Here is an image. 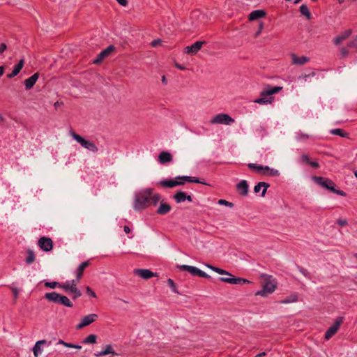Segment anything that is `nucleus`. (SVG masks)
Masks as SVG:
<instances>
[{"label": "nucleus", "mask_w": 357, "mask_h": 357, "mask_svg": "<svg viewBox=\"0 0 357 357\" xmlns=\"http://www.w3.org/2000/svg\"><path fill=\"white\" fill-rule=\"evenodd\" d=\"M86 293L91 297L96 298V293L89 287H87L86 289Z\"/></svg>", "instance_id": "51"}, {"label": "nucleus", "mask_w": 357, "mask_h": 357, "mask_svg": "<svg viewBox=\"0 0 357 357\" xmlns=\"http://www.w3.org/2000/svg\"><path fill=\"white\" fill-rule=\"evenodd\" d=\"M313 181L318 185H321L324 188H326L332 192L337 194L338 195L341 196H345L346 194L340 190H337L335 188V183L334 182L328 178H326L321 176H313L312 177Z\"/></svg>", "instance_id": "3"}, {"label": "nucleus", "mask_w": 357, "mask_h": 357, "mask_svg": "<svg viewBox=\"0 0 357 357\" xmlns=\"http://www.w3.org/2000/svg\"><path fill=\"white\" fill-rule=\"evenodd\" d=\"M330 132L335 135H339L343 137H345L347 136V133L344 132L343 130L340 128L333 129L330 131Z\"/></svg>", "instance_id": "39"}, {"label": "nucleus", "mask_w": 357, "mask_h": 357, "mask_svg": "<svg viewBox=\"0 0 357 357\" xmlns=\"http://www.w3.org/2000/svg\"><path fill=\"white\" fill-rule=\"evenodd\" d=\"M152 188H146L135 195L133 208L141 211L149 205V197L152 195Z\"/></svg>", "instance_id": "2"}, {"label": "nucleus", "mask_w": 357, "mask_h": 357, "mask_svg": "<svg viewBox=\"0 0 357 357\" xmlns=\"http://www.w3.org/2000/svg\"><path fill=\"white\" fill-rule=\"evenodd\" d=\"M234 122V119L227 114H218L210 120L211 124L230 125Z\"/></svg>", "instance_id": "8"}, {"label": "nucleus", "mask_w": 357, "mask_h": 357, "mask_svg": "<svg viewBox=\"0 0 357 357\" xmlns=\"http://www.w3.org/2000/svg\"><path fill=\"white\" fill-rule=\"evenodd\" d=\"M349 52L347 47H342L340 50V54L342 57L346 56L348 54Z\"/></svg>", "instance_id": "52"}, {"label": "nucleus", "mask_w": 357, "mask_h": 357, "mask_svg": "<svg viewBox=\"0 0 357 357\" xmlns=\"http://www.w3.org/2000/svg\"><path fill=\"white\" fill-rule=\"evenodd\" d=\"M263 28H264V23L262 22H260L259 23V29H258L257 31L255 33V37H257L260 35Z\"/></svg>", "instance_id": "49"}, {"label": "nucleus", "mask_w": 357, "mask_h": 357, "mask_svg": "<svg viewBox=\"0 0 357 357\" xmlns=\"http://www.w3.org/2000/svg\"><path fill=\"white\" fill-rule=\"evenodd\" d=\"M298 270L303 275H305V277H307L308 276V272L307 270L304 269L302 267H298Z\"/></svg>", "instance_id": "57"}, {"label": "nucleus", "mask_w": 357, "mask_h": 357, "mask_svg": "<svg viewBox=\"0 0 357 357\" xmlns=\"http://www.w3.org/2000/svg\"><path fill=\"white\" fill-rule=\"evenodd\" d=\"M348 47L357 49V36L348 44Z\"/></svg>", "instance_id": "47"}, {"label": "nucleus", "mask_w": 357, "mask_h": 357, "mask_svg": "<svg viewBox=\"0 0 357 357\" xmlns=\"http://www.w3.org/2000/svg\"><path fill=\"white\" fill-rule=\"evenodd\" d=\"M178 268L180 270L188 271L193 276H198L204 278H210V276L207 273H206L205 272L202 271V270L199 269L195 266L189 265H179L178 266Z\"/></svg>", "instance_id": "9"}, {"label": "nucleus", "mask_w": 357, "mask_h": 357, "mask_svg": "<svg viewBox=\"0 0 357 357\" xmlns=\"http://www.w3.org/2000/svg\"><path fill=\"white\" fill-rule=\"evenodd\" d=\"M237 191L241 196H246L248 193V184L245 180L241 181L237 184Z\"/></svg>", "instance_id": "20"}, {"label": "nucleus", "mask_w": 357, "mask_h": 357, "mask_svg": "<svg viewBox=\"0 0 357 357\" xmlns=\"http://www.w3.org/2000/svg\"><path fill=\"white\" fill-rule=\"evenodd\" d=\"M171 210V206L169 204L165 202H160V204L156 211L159 215H165L168 213Z\"/></svg>", "instance_id": "26"}, {"label": "nucleus", "mask_w": 357, "mask_h": 357, "mask_svg": "<svg viewBox=\"0 0 357 357\" xmlns=\"http://www.w3.org/2000/svg\"><path fill=\"white\" fill-rule=\"evenodd\" d=\"M59 303L69 307H71L73 305V303L68 299V298L63 295H61Z\"/></svg>", "instance_id": "36"}, {"label": "nucleus", "mask_w": 357, "mask_h": 357, "mask_svg": "<svg viewBox=\"0 0 357 357\" xmlns=\"http://www.w3.org/2000/svg\"><path fill=\"white\" fill-rule=\"evenodd\" d=\"M61 294L56 293V292H50L46 293L45 294V298L52 302H54L55 303H59L60 300Z\"/></svg>", "instance_id": "27"}, {"label": "nucleus", "mask_w": 357, "mask_h": 357, "mask_svg": "<svg viewBox=\"0 0 357 357\" xmlns=\"http://www.w3.org/2000/svg\"><path fill=\"white\" fill-rule=\"evenodd\" d=\"M160 199V196L159 194H155V195L152 194L149 197V204H152L153 205L155 206L159 202Z\"/></svg>", "instance_id": "38"}, {"label": "nucleus", "mask_w": 357, "mask_h": 357, "mask_svg": "<svg viewBox=\"0 0 357 357\" xmlns=\"http://www.w3.org/2000/svg\"><path fill=\"white\" fill-rule=\"evenodd\" d=\"M298 301V295L296 294H293L287 297L285 299L280 301V303L281 304H289L291 303H295Z\"/></svg>", "instance_id": "31"}, {"label": "nucleus", "mask_w": 357, "mask_h": 357, "mask_svg": "<svg viewBox=\"0 0 357 357\" xmlns=\"http://www.w3.org/2000/svg\"><path fill=\"white\" fill-rule=\"evenodd\" d=\"M70 344V343L66 342H64V341H63V340H59V341L57 342V344H62V345H63V346H65V347H67V345H68V344Z\"/></svg>", "instance_id": "62"}, {"label": "nucleus", "mask_w": 357, "mask_h": 357, "mask_svg": "<svg viewBox=\"0 0 357 357\" xmlns=\"http://www.w3.org/2000/svg\"><path fill=\"white\" fill-rule=\"evenodd\" d=\"M268 187H269V184L268 183L259 182L254 187V191L255 193H258V192H259L261 188H263L261 196L264 197L265 195Z\"/></svg>", "instance_id": "28"}, {"label": "nucleus", "mask_w": 357, "mask_h": 357, "mask_svg": "<svg viewBox=\"0 0 357 357\" xmlns=\"http://www.w3.org/2000/svg\"><path fill=\"white\" fill-rule=\"evenodd\" d=\"M59 284L57 282H46L45 283V286L46 287H49V288H52V289H54L56 287H59Z\"/></svg>", "instance_id": "44"}, {"label": "nucleus", "mask_w": 357, "mask_h": 357, "mask_svg": "<svg viewBox=\"0 0 357 357\" xmlns=\"http://www.w3.org/2000/svg\"><path fill=\"white\" fill-rule=\"evenodd\" d=\"M337 223L341 226V227H343V226H345L347 225V221L346 220H343V219H338L337 220Z\"/></svg>", "instance_id": "53"}, {"label": "nucleus", "mask_w": 357, "mask_h": 357, "mask_svg": "<svg viewBox=\"0 0 357 357\" xmlns=\"http://www.w3.org/2000/svg\"><path fill=\"white\" fill-rule=\"evenodd\" d=\"M205 43V41H197L192 45L185 47L184 52L188 54H195L201 50L202 45Z\"/></svg>", "instance_id": "12"}, {"label": "nucleus", "mask_w": 357, "mask_h": 357, "mask_svg": "<svg viewBox=\"0 0 357 357\" xmlns=\"http://www.w3.org/2000/svg\"><path fill=\"white\" fill-rule=\"evenodd\" d=\"M162 43V40H160V39H155L154 40H153L151 43V47H156L159 45H161Z\"/></svg>", "instance_id": "45"}, {"label": "nucleus", "mask_w": 357, "mask_h": 357, "mask_svg": "<svg viewBox=\"0 0 357 357\" xmlns=\"http://www.w3.org/2000/svg\"><path fill=\"white\" fill-rule=\"evenodd\" d=\"M266 15V12L264 10H255L252 11L248 15L250 21H255L260 18L264 17Z\"/></svg>", "instance_id": "18"}, {"label": "nucleus", "mask_w": 357, "mask_h": 357, "mask_svg": "<svg viewBox=\"0 0 357 357\" xmlns=\"http://www.w3.org/2000/svg\"><path fill=\"white\" fill-rule=\"evenodd\" d=\"M97 318L98 315L96 314H88L81 319L80 323L77 325L76 328L81 329L86 326H89L95 321Z\"/></svg>", "instance_id": "11"}, {"label": "nucleus", "mask_w": 357, "mask_h": 357, "mask_svg": "<svg viewBox=\"0 0 357 357\" xmlns=\"http://www.w3.org/2000/svg\"><path fill=\"white\" fill-rule=\"evenodd\" d=\"M38 77L39 73H36L28 79H26L24 80V86L26 90H30L31 89H32L34 84H36V81L38 80Z\"/></svg>", "instance_id": "17"}, {"label": "nucleus", "mask_w": 357, "mask_h": 357, "mask_svg": "<svg viewBox=\"0 0 357 357\" xmlns=\"http://www.w3.org/2000/svg\"><path fill=\"white\" fill-rule=\"evenodd\" d=\"M121 6H126L128 4L127 0H116Z\"/></svg>", "instance_id": "59"}, {"label": "nucleus", "mask_w": 357, "mask_h": 357, "mask_svg": "<svg viewBox=\"0 0 357 357\" xmlns=\"http://www.w3.org/2000/svg\"><path fill=\"white\" fill-rule=\"evenodd\" d=\"M309 165L314 168H317L319 166L318 162H314V161H310Z\"/></svg>", "instance_id": "60"}, {"label": "nucleus", "mask_w": 357, "mask_h": 357, "mask_svg": "<svg viewBox=\"0 0 357 357\" xmlns=\"http://www.w3.org/2000/svg\"><path fill=\"white\" fill-rule=\"evenodd\" d=\"M24 61L21 59L19 63L15 65L11 73L7 75V77L11 79L18 75L24 66Z\"/></svg>", "instance_id": "22"}, {"label": "nucleus", "mask_w": 357, "mask_h": 357, "mask_svg": "<svg viewBox=\"0 0 357 357\" xmlns=\"http://www.w3.org/2000/svg\"><path fill=\"white\" fill-rule=\"evenodd\" d=\"M133 273L135 275H138L144 280H148L157 275L156 273H153L149 269L144 268L135 269Z\"/></svg>", "instance_id": "13"}, {"label": "nucleus", "mask_w": 357, "mask_h": 357, "mask_svg": "<svg viewBox=\"0 0 357 357\" xmlns=\"http://www.w3.org/2000/svg\"><path fill=\"white\" fill-rule=\"evenodd\" d=\"M282 89V86H271V85H266L264 89L260 92L261 98L255 99L254 102L259 105L271 104L274 100V98L271 96L278 93Z\"/></svg>", "instance_id": "1"}, {"label": "nucleus", "mask_w": 357, "mask_h": 357, "mask_svg": "<svg viewBox=\"0 0 357 357\" xmlns=\"http://www.w3.org/2000/svg\"><path fill=\"white\" fill-rule=\"evenodd\" d=\"M70 136L78 142L83 148L91 151L93 153H96L98 151V147L96 144L89 140L85 139L81 135L77 134L76 132L71 131Z\"/></svg>", "instance_id": "4"}, {"label": "nucleus", "mask_w": 357, "mask_h": 357, "mask_svg": "<svg viewBox=\"0 0 357 357\" xmlns=\"http://www.w3.org/2000/svg\"><path fill=\"white\" fill-rule=\"evenodd\" d=\"M271 276L268 277V279L266 280L264 284L263 285V288L261 291H259L256 293V295L266 296L268 294H272L276 289V282L274 280H270Z\"/></svg>", "instance_id": "7"}, {"label": "nucleus", "mask_w": 357, "mask_h": 357, "mask_svg": "<svg viewBox=\"0 0 357 357\" xmlns=\"http://www.w3.org/2000/svg\"><path fill=\"white\" fill-rule=\"evenodd\" d=\"M220 275H225L219 278V280L221 282H224L228 284H249L251 282L242 278H235L230 273L226 271L225 273H220Z\"/></svg>", "instance_id": "6"}, {"label": "nucleus", "mask_w": 357, "mask_h": 357, "mask_svg": "<svg viewBox=\"0 0 357 357\" xmlns=\"http://www.w3.org/2000/svg\"><path fill=\"white\" fill-rule=\"evenodd\" d=\"M123 230L126 234H129L130 232V229L128 226H124Z\"/></svg>", "instance_id": "64"}, {"label": "nucleus", "mask_w": 357, "mask_h": 357, "mask_svg": "<svg viewBox=\"0 0 357 357\" xmlns=\"http://www.w3.org/2000/svg\"><path fill=\"white\" fill-rule=\"evenodd\" d=\"M185 193L182 191H178L174 196V199L177 203L185 201Z\"/></svg>", "instance_id": "34"}, {"label": "nucleus", "mask_w": 357, "mask_h": 357, "mask_svg": "<svg viewBox=\"0 0 357 357\" xmlns=\"http://www.w3.org/2000/svg\"><path fill=\"white\" fill-rule=\"evenodd\" d=\"M300 12L301 13L306 17L307 20H310L312 17L311 13L305 4H303L300 6Z\"/></svg>", "instance_id": "33"}, {"label": "nucleus", "mask_w": 357, "mask_h": 357, "mask_svg": "<svg viewBox=\"0 0 357 357\" xmlns=\"http://www.w3.org/2000/svg\"><path fill=\"white\" fill-rule=\"evenodd\" d=\"M114 47L113 45L108 46L106 49L103 50L93 61V63L98 64L103 61L105 58L108 56L112 51H114Z\"/></svg>", "instance_id": "14"}, {"label": "nucleus", "mask_w": 357, "mask_h": 357, "mask_svg": "<svg viewBox=\"0 0 357 357\" xmlns=\"http://www.w3.org/2000/svg\"><path fill=\"white\" fill-rule=\"evenodd\" d=\"M38 245L44 252H50L53 249V241L49 237L43 236L38 239Z\"/></svg>", "instance_id": "10"}, {"label": "nucleus", "mask_w": 357, "mask_h": 357, "mask_svg": "<svg viewBox=\"0 0 357 357\" xmlns=\"http://www.w3.org/2000/svg\"><path fill=\"white\" fill-rule=\"evenodd\" d=\"M310 75H314V73H312V75H304L303 76L299 77V79H303L304 82H307V79L310 77Z\"/></svg>", "instance_id": "56"}, {"label": "nucleus", "mask_w": 357, "mask_h": 357, "mask_svg": "<svg viewBox=\"0 0 357 357\" xmlns=\"http://www.w3.org/2000/svg\"><path fill=\"white\" fill-rule=\"evenodd\" d=\"M351 34V31L350 29L346 30L344 32L341 33L338 36H337L333 39V43L335 45H338L340 44L342 41L348 38L350 35Z\"/></svg>", "instance_id": "21"}, {"label": "nucleus", "mask_w": 357, "mask_h": 357, "mask_svg": "<svg viewBox=\"0 0 357 357\" xmlns=\"http://www.w3.org/2000/svg\"><path fill=\"white\" fill-rule=\"evenodd\" d=\"M175 66H176V67L177 68H178V69H180V70H185V68L184 66H181V65H180V64H178V63H175Z\"/></svg>", "instance_id": "63"}, {"label": "nucleus", "mask_w": 357, "mask_h": 357, "mask_svg": "<svg viewBox=\"0 0 357 357\" xmlns=\"http://www.w3.org/2000/svg\"><path fill=\"white\" fill-rule=\"evenodd\" d=\"M12 291L13 293L15 298L16 299L18 297L19 289L17 287H12Z\"/></svg>", "instance_id": "55"}, {"label": "nucleus", "mask_w": 357, "mask_h": 357, "mask_svg": "<svg viewBox=\"0 0 357 357\" xmlns=\"http://www.w3.org/2000/svg\"><path fill=\"white\" fill-rule=\"evenodd\" d=\"M97 340V336L94 334H91L88 335L85 339L83 340V343L84 344H96Z\"/></svg>", "instance_id": "37"}, {"label": "nucleus", "mask_w": 357, "mask_h": 357, "mask_svg": "<svg viewBox=\"0 0 357 357\" xmlns=\"http://www.w3.org/2000/svg\"><path fill=\"white\" fill-rule=\"evenodd\" d=\"M77 280H68L66 282L59 284V287L66 292H70L74 294L73 298L76 299L82 296L80 290L77 287Z\"/></svg>", "instance_id": "5"}, {"label": "nucleus", "mask_w": 357, "mask_h": 357, "mask_svg": "<svg viewBox=\"0 0 357 357\" xmlns=\"http://www.w3.org/2000/svg\"><path fill=\"white\" fill-rule=\"evenodd\" d=\"M342 320L336 321L333 325H332L325 333V339L329 340L332 337L337 331L340 328Z\"/></svg>", "instance_id": "15"}, {"label": "nucleus", "mask_w": 357, "mask_h": 357, "mask_svg": "<svg viewBox=\"0 0 357 357\" xmlns=\"http://www.w3.org/2000/svg\"><path fill=\"white\" fill-rule=\"evenodd\" d=\"M260 174L264 176H278L280 172L278 169H271L268 166H264V169L262 172H260Z\"/></svg>", "instance_id": "24"}, {"label": "nucleus", "mask_w": 357, "mask_h": 357, "mask_svg": "<svg viewBox=\"0 0 357 357\" xmlns=\"http://www.w3.org/2000/svg\"><path fill=\"white\" fill-rule=\"evenodd\" d=\"M192 18H196L201 23H204L206 22V17L204 14L201 13L199 10L195 11L192 14Z\"/></svg>", "instance_id": "32"}, {"label": "nucleus", "mask_w": 357, "mask_h": 357, "mask_svg": "<svg viewBox=\"0 0 357 357\" xmlns=\"http://www.w3.org/2000/svg\"><path fill=\"white\" fill-rule=\"evenodd\" d=\"M205 266L217 273H226L225 270H223L220 268L215 267V266H211L210 264H206Z\"/></svg>", "instance_id": "41"}, {"label": "nucleus", "mask_w": 357, "mask_h": 357, "mask_svg": "<svg viewBox=\"0 0 357 357\" xmlns=\"http://www.w3.org/2000/svg\"><path fill=\"white\" fill-rule=\"evenodd\" d=\"M167 283H168L169 287L172 289V291L174 293H178L176 284H175L174 282L173 281V280H172L171 278H169L167 280Z\"/></svg>", "instance_id": "43"}, {"label": "nucleus", "mask_w": 357, "mask_h": 357, "mask_svg": "<svg viewBox=\"0 0 357 357\" xmlns=\"http://www.w3.org/2000/svg\"><path fill=\"white\" fill-rule=\"evenodd\" d=\"M27 255H28V256L25 259V262L27 264H31L35 261V259H36L35 253L32 250L29 249L27 250Z\"/></svg>", "instance_id": "35"}, {"label": "nucleus", "mask_w": 357, "mask_h": 357, "mask_svg": "<svg viewBox=\"0 0 357 357\" xmlns=\"http://www.w3.org/2000/svg\"><path fill=\"white\" fill-rule=\"evenodd\" d=\"M45 342V340H39L36 342L33 348V352L35 357H38V355L42 353L41 344H44Z\"/></svg>", "instance_id": "30"}, {"label": "nucleus", "mask_w": 357, "mask_h": 357, "mask_svg": "<svg viewBox=\"0 0 357 357\" xmlns=\"http://www.w3.org/2000/svg\"><path fill=\"white\" fill-rule=\"evenodd\" d=\"M308 137L309 136L307 135H306V134H301V135H298V139H303L308 138Z\"/></svg>", "instance_id": "61"}, {"label": "nucleus", "mask_w": 357, "mask_h": 357, "mask_svg": "<svg viewBox=\"0 0 357 357\" xmlns=\"http://www.w3.org/2000/svg\"><path fill=\"white\" fill-rule=\"evenodd\" d=\"M67 347H68V348H75V349H82V346L78 345V344H71V343L68 344Z\"/></svg>", "instance_id": "58"}, {"label": "nucleus", "mask_w": 357, "mask_h": 357, "mask_svg": "<svg viewBox=\"0 0 357 357\" xmlns=\"http://www.w3.org/2000/svg\"><path fill=\"white\" fill-rule=\"evenodd\" d=\"M301 162L308 163L310 162L309 157L307 155H303L301 158Z\"/></svg>", "instance_id": "54"}, {"label": "nucleus", "mask_w": 357, "mask_h": 357, "mask_svg": "<svg viewBox=\"0 0 357 357\" xmlns=\"http://www.w3.org/2000/svg\"><path fill=\"white\" fill-rule=\"evenodd\" d=\"M158 160L161 164L169 162L172 160V156L167 151H162L158 155Z\"/></svg>", "instance_id": "25"}, {"label": "nucleus", "mask_w": 357, "mask_h": 357, "mask_svg": "<svg viewBox=\"0 0 357 357\" xmlns=\"http://www.w3.org/2000/svg\"><path fill=\"white\" fill-rule=\"evenodd\" d=\"M89 265V262L88 261L82 262L77 268L76 276H77V282H79L80 278L82 277V273L85 268H86Z\"/></svg>", "instance_id": "29"}, {"label": "nucleus", "mask_w": 357, "mask_h": 357, "mask_svg": "<svg viewBox=\"0 0 357 357\" xmlns=\"http://www.w3.org/2000/svg\"><path fill=\"white\" fill-rule=\"evenodd\" d=\"M7 50L8 46L5 43H0V55H3Z\"/></svg>", "instance_id": "46"}, {"label": "nucleus", "mask_w": 357, "mask_h": 357, "mask_svg": "<svg viewBox=\"0 0 357 357\" xmlns=\"http://www.w3.org/2000/svg\"><path fill=\"white\" fill-rule=\"evenodd\" d=\"M108 354L117 355V353L114 351L113 347L111 344L107 345L104 350H102L98 353H95L94 356L100 357Z\"/></svg>", "instance_id": "23"}, {"label": "nucleus", "mask_w": 357, "mask_h": 357, "mask_svg": "<svg viewBox=\"0 0 357 357\" xmlns=\"http://www.w3.org/2000/svg\"><path fill=\"white\" fill-rule=\"evenodd\" d=\"M190 182H191V183H202V184H204V185H208L206 183H205V182H204V181H200V180H199L198 178H197V177H191Z\"/></svg>", "instance_id": "50"}, {"label": "nucleus", "mask_w": 357, "mask_h": 357, "mask_svg": "<svg viewBox=\"0 0 357 357\" xmlns=\"http://www.w3.org/2000/svg\"><path fill=\"white\" fill-rule=\"evenodd\" d=\"M218 204L220 205H224L230 208L234 207V204L231 202H229L225 199H219L218 202Z\"/></svg>", "instance_id": "42"}, {"label": "nucleus", "mask_w": 357, "mask_h": 357, "mask_svg": "<svg viewBox=\"0 0 357 357\" xmlns=\"http://www.w3.org/2000/svg\"><path fill=\"white\" fill-rule=\"evenodd\" d=\"M192 176H178L176 177V179L181 180V181H183L184 183L185 181L190 182Z\"/></svg>", "instance_id": "48"}, {"label": "nucleus", "mask_w": 357, "mask_h": 357, "mask_svg": "<svg viewBox=\"0 0 357 357\" xmlns=\"http://www.w3.org/2000/svg\"><path fill=\"white\" fill-rule=\"evenodd\" d=\"M158 184L165 188H172L177 185H183L184 182L174 180H162L158 182Z\"/></svg>", "instance_id": "19"}, {"label": "nucleus", "mask_w": 357, "mask_h": 357, "mask_svg": "<svg viewBox=\"0 0 357 357\" xmlns=\"http://www.w3.org/2000/svg\"><path fill=\"white\" fill-rule=\"evenodd\" d=\"M291 63L294 65H303L306 63H307L310 61V59L307 56H298L295 54H291Z\"/></svg>", "instance_id": "16"}, {"label": "nucleus", "mask_w": 357, "mask_h": 357, "mask_svg": "<svg viewBox=\"0 0 357 357\" xmlns=\"http://www.w3.org/2000/svg\"><path fill=\"white\" fill-rule=\"evenodd\" d=\"M248 167L250 169L257 170L258 172V173H259V174H260V172H262V170L264 169V166L263 165H256V164H254V163H248Z\"/></svg>", "instance_id": "40"}]
</instances>
